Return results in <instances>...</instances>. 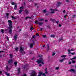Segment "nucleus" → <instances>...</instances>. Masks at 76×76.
<instances>
[{"instance_id": "f257e3e1", "label": "nucleus", "mask_w": 76, "mask_h": 76, "mask_svg": "<svg viewBox=\"0 0 76 76\" xmlns=\"http://www.w3.org/2000/svg\"><path fill=\"white\" fill-rule=\"evenodd\" d=\"M37 62L38 64H39V63H42V64H44V63H43V61H42V58H41V60H37Z\"/></svg>"}, {"instance_id": "f03ea898", "label": "nucleus", "mask_w": 76, "mask_h": 76, "mask_svg": "<svg viewBox=\"0 0 76 76\" xmlns=\"http://www.w3.org/2000/svg\"><path fill=\"white\" fill-rule=\"evenodd\" d=\"M35 23H37V24H38L39 25H40V26L42 25V24L44 23L42 22H39L38 21H35Z\"/></svg>"}, {"instance_id": "7ed1b4c3", "label": "nucleus", "mask_w": 76, "mask_h": 76, "mask_svg": "<svg viewBox=\"0 0 76 76\" xmlns=\"http://www.w3.org/2000/svg\"><path fill=\"white\" fill-rule=\"evenodd\" d=\"M8 23L9 25V26L10 27H12V21L9 20L8 21Z\"/></svg>"}, {"instance_id": "20e7f679", "label": "nucleus", "mask_w": 76, "mask_h": 76, "mask_svg": "<svg viewBox=\"0 0 76 76\" xmlns=\"http://www.w3.org/2000/svg\"><path fill=\"white\" fill-rule=\"evenodd\" d=\"M36 72L34 71H33L32 72L31 74V76H35Z\"/></svg>"}, {"instance_id": "39448f33", "label": "nucleus", "mask_w": 76, "mask_h": 76, "mask_svg": "<svg viewBox=\"0 0 76 76\" xmlns=\"http://www.w3.org/2000/svg\"><path fill=\"white\" fill-rule=\"evenodd\" d=\"M50 10L51 11H53L50 12L52 14H53V13H54V11H55L56 10H54L52 8H51L50 9Z\"/></svg>"}, {"instance_id": "423d86ee", "label": "nucleus", "mask_w": 76, "mask_h": 76, "mask_svg": "<svg viewBox=\"0 0 76 76\" xmlns=\"http://www.w3.org/2000/svg\"><path fill=\"white\" fill-rule=\"evenodd\" d=\"M9 28L10 29V30H9L10 34H11V33H12V26L9 27Z\"/></svg>"}, {"instance_id": "0eeeda50", "label": "nucleus", "mask_w": 76, "mask_h": 76, "mask_svg": "<svg viewBox=\"0 0 76 76\" xmlns=\"http://www.w3.org/2000/svg\"><path fill=\"white\" fill-rule=\"evenodd\" d=\"M74 59H76V56L74 57V58H72V63H75L76 61H75V60H73Z\"/></svg>"}, {"instance_id": "6e6552de", "label": "nucleus", "mask_w": 76, "mask_h": 76, "mask_svg": "<svg viewBox=\"0 0 76 76\" xmlns=\"http://www.w3.org/2000/svg\"><path fill=\"white\" fill-rule=\"evenodd\" d=\"M69 72H73L74 73H75L76 72V71H75V70L74 69H71L70 70H69Z\"/></svg>"}, {"instance_id": "1a4fd4ad", "label": "nucleus", "mask_w": 76, "mask_h": 76, "mask_svg": "<svg viewBox=\"0 0 76 76\" xmlns=\"http://www.w3.org/2000/svg\"><path fill=\"white\" fill-rule=\"evenodd\" d=\"M34 44H35V42H34L33 43H31L30 44V48H32V47H33V46Z\"/></svg>"}, {"instance_id": "9d476101", "label": "nucleus", "mask_w": 76, "mask_h": 76, "mask_svg": "<svg viewBox=\"0 0 76 76\" xmlns=\"http://www.w3.org/2000/svg\"><path fill=\"white\" fill-rule=\"evenodd\" d=\"M34 18V16H32V17H27L26 18H25V20H26V19H29H29H31L32 18Z\"/></svg>"}, {"instance_id": "9b49d317", "label": "nucleus", "mask_w": 76, "mask_h": 76, "mask_svg": "<svg viewBox=\"0 0 76 76\" xmlns=\"http://www.w3.org/2000/svg\"><path fill=\"white\" fill-rule=\"evenodd\" d=\"M20 50L21 51H23V50H24V47H20Z\"/></svg>"}, {"instance_id": "f8f14e48", "label": "nucleus", "mask_w": 76, "mask_h": 76, "mask_svg": "<svg viewBox=\"0 0 76 76\" xmlns=\"http://www.w3.org/2000/svg\"><path fill=\"white\" fill-rule=\"evenodd\" d=\"M64 60H65V58H64L63 59H61L60 61H59V62L60 63H62L63 62V61Z\"/></svg>"}, {"instance_id": "ddd939ff", "label": "nucleus", "mask_w": 76, "mask_h": 76, "mask_svg": "<svg viewBox=\"0 0 76 76\" xmlns=\"http://www.w3.org/2000/svg\"><path fill=\"white\" fill-rule=\"evenodd\" d=\"M1 32H2V33H6V32H5V31H4V30L3 29H1Z\"/></svg>"}, {"instance_id": "4468645a", "label": "nucleus", "mask_w": 76, "mask_h": 76, "mask_svg": "<svg viewBox=\"0 0 76 76\" xmlns=\"http://www.w3.org/2000/svg\"><path fill=\"white\" fill-rule=\"evenodd\" d=\"M12 62H13V60L12 59H10L8 61V63H11Z\"/></svg>"}, {"instance_id": "2eb2a0df", "label": "nucleus", "mask_w": 76, "mask_h": 76, "mask_svg": "<svg viewBox=\"0 0 76 76\" xmlns=\"http://www.w3.org/2000/svg\"><path fill=\"white\" fill-rule=\"evenodd\" d=\"M50 20L53 22H56V20L53 19H50Z\"/></svg>"}, {"instance_id": "dca6fc26", "label": "nucleus", "mask_w": 76, "mask_h": 76, "mask_svg": "<svg viewBox=\"0 0 76 76\" xmlns=\"http://www.w3.org/2000/svg\"><path fill=\"white\" fill-rule=\"evenodd\" d=\"M60 69V67H57L55 68L56 70H58Z\"/></svg>"}, {"instance_id": "f3484780", "label": "nucleus", "mask_w": 76, "mask_h": 76, "mask_svg": "<svg viewBox=\"0 0 76 76\" xmlns=\"http://www.w3.org/2000/svg\"><path fill=\"white\" fill-rule=\"evenodd\" d=\"M20 10H23V7H20Z\"/></svg>"}, {"instance_id": "a211bd4d", "label": "nucleus", "mask_w": 76, "mask_h": 76, "mask_svg": "<svg viewBox=\"0 0 76 76\" xmlns=\"http://www.w3.org/2000/svg\"><path fill=\"white\" fill-rule=\"evenodd\" d=\"M17 35H15L14 36V39L15 40H16V39H17Z\"/></svg>"}, {"instance_id": "6ab92c4d", "label": "nucleus", "mask_w": 76, "mask_h": 76, "mask_svg": "<svg viewBox=\"0 0 76 76\" xmlns=\"http://www.w3.org/2000/svg\"><path fill=\"white\" fill-rule=\"evenodd\" d=\"M6 69H7V70H10V68H8V66H6Z\"/></svg>"}, {"instance_id": "aec40b11", "label": "nucleus", "mask_w": 76, "mask_h": 76, "mask_svg": "<svg viewBox=\"0 0 76 76\" xmlns=\"http://www.w3.org/2000/svg\"><path fill=\"white\" fill-rule=\"evenodd\" d=\"M47 68H46L45 69V73H48V72H47Z\"/></svg>"}, {"instance_id": "412c9836", "label": "nucleus", "mask_w": 76, "mask_h": 76, "mask_svg": "<svg viewBox=\"0 0 76 76\" xmlns=\"http://www.w3.org/2000/svg\"><path fill=\"white\" fill-rule=\"evenodd\" d=\"M61 57L62 58H63V57L64 58V57H66V56L64 55H63L61 56Z\"/></svg>"}, {"instance_id": "4be33fe9", "label": "nucleus", "mask_w": 76, "mask_h": 76, "mask_svg": "<svg viewBox=\"0 0 76 76\" xmlns=\"http://www.w3.org/2000/svg\"><path fill=\"white\" fill-rule=\"evenodd\" d=\"M20 69L19 68L18 69V74H19V73H20Z\"/></svg>"}, {"instance_id": "5701e85b", "label": "nucleus", "mask_w": 76, "mask_h": 76, "mask_svg": "<svg viewBox=\"0 0 76 76\" xmlns=\"http://www.w3.org/2000/svg\"><path fill=\"white\" fill-rule=\"evenodd\" d=\"M25 12L26 13V14H28V13H29V11H28V10H26Z\"/></svg>"}, {"instance_id": "b1692460", "label": "nucleus", "mask_w": 76, "mask_h": 76, "mask_svg": "<svg viewBox=\"0 0 76 76\" xmlns=\"http://www.w3.org/2000/svg\"><path fill=\"white\" fill-rule=\"evenodd\" d=\"M18 50H19V48L18 47H16L15 48V50L16 51H17Z\"/></svg>"}, {"instance_id": "393cba45", "label": "nucleus", "mask_w": 76, "mask_h": 76, "mask_svg": "<svg viewBox=\"0 0 76 76\" xmlns=\"http://www.w3.org/2000/svg\"><path fill=\"white\" fill-rule=\"evenodd\" d=\"M50 37H52V38H54V37H55V36L54 35H51Z\"/></svg>"}, {"instance_id": "a878e982", "label": "nucleus", "mask_w": 76, "mask_h": 76, "mask_svg": "<svg viewBox=\"0 0 76 76\" xmlns=\"http://www.w3.org/2000/svg\"><path fill=\"white\" fill-rule=\"evenodd\" d=\"M17 64H18V62H14V64L15 66H16V65H17Z\"/></svg>"}, {"instance_id": "bb28decb", "label": "nucleus", "mask_w": 76, "mask_h": 76, "mask_svg": "<svg viewBox=\"0 0 76 76\" xmlns=\"http://www.w3.org/2000/svg\"><path fill=\"white\" fill-rule=\"evenodd\" d=\"M68 54H71V52H70V49H68Z\"/></svg>"}, {"instance_id": "cd10ccee", "label": "nucleus", "mask_w": 76, "mask_h": 76, "mask_svg": "<svg viewBox=\"0 0 76 76\" xmlns=\"http://www.w3.org/2000/svg\"><path fill=\"white\" fill-rule=\"evenodd\" d=\"M11 18L12 19H16V17H15L12 16Z\"/></svg>"}, {"instance_id": "c85d7f7f", "label": "nucleus", "mask_w": 76, "mask_h": 76, "mask_svg": "<svg viewBox=\"0 0 76 76\" xmlns=\"http://www.w3.org/2000/svg\"><path fill=\"white\" fill-rule=\"evenodd\" d=\"M16 7H17V5L16 4H15L14 8L15 9H16Z\"/></svg>"}, {"instance_id": "c756f323", "label": "nucleus", "mask_w": 76, "mask_h": 76, "mask_svg": "<svg viewBox=\"0 0 76 76\" xmlns=\"http://www.w3.org/2000/svg\"><path fill=\"white\" fill-rule=\"evenodd\" d=\"M44 20L43 19H40V22H42V21H43Z\"/></svg>"}, {"instance_id": "7c9ffc66", "label": "nucleus", "mask_w": 76, "mask_h": 76, "mask_svg": "<svg viewBox=\"0 0 76 76\" xmlns=\"http://www.w3.org/2000/svg\"><path fill=\"white\" fill-rule=\"evenodd\" d=\"M10 58H12V57H13V56H12V54H10Z\"/></svg>"}, {"instance_id": "2f4dec72", "label": "nucleus", "mask_w": 76, "mask_h": 76, "mask_svg": "<svg viewBox=\"0 0 76 76\" xmlns=\"http://www.w3.org/2000/svg\"><path fill=\"white\" fill-rule=\"evenodd\" d=\"M47 46L48 50H49V48H50L49 45H47Z\"/></svg>"}, {"instance_id": "473e14b6", "label": "nucleus", "mask_w": 76, "mask_h": 76, "mask_svg": "<svg viewBox=\"0 0 76 76\" xmlns=\"http://www.w3.org/2000/svg\"><path fill=\"white\" fill-rule=\"evenodd\" d=\"M22 10H19V14H20L21 13V12H22Z\"/></svg>"}, {"instance_id": "72a5a7b5", "label": "nucleus", "mask_w": 76, "mask_h": 76, "mask_svg": "<svg viewBox=\"0 0 76 76\" xmlns=\"http://www.w3.org/2000/svg\"><path fill=\"white\" fill-rule=\"evenodd\" d=\"M9 13H6V16L7 17V18H8V16H9Z\"/></svg>"}, {"instance_id": "f704fd0d", "label": "nucleus", "mask_w": 76, "mask_h": 76, "mask_svg": "<svg viewBox=\"0 0 76 76\" xmlns=\"http://www.w3.org/2000/svg\"><path fill=\"white\" fill-rule=\"evenodd\" d=\"M62 40H63V38H61L60 39H59V41H62Z\"/></svg>"}, {"instance_id": "c9c22d12", "label": "nucleus", "mask_w": 76, "mask_h": 76, "mask_svg": "<svg viewBox=\"0 0 76 76\" xmlns=\"http://www.w3.org/2000/svg\"><path fill=\"white\" fill-rule=\"evenodd\" d=\"M30 29L31 31H32V30L34 29V28H32V27H31V28H30Z\"/></svg>"}, {"instance_id": "e433bc0d", "label": "nucleus", "mask_w": 76, "mask_h": 76, "mask_svg": "<svg viewBox=\"0 0 76 76\" xmlns=\"http://www.w3.org/2000/svg\"><path fill=\"white\" fill-rule=\"evenodd\" d=\"M6 75L7 76H9V74L8 73H6Z\"/></svg>"}, {"instance_id": "4c0bfd02", "label": "nucleus", "mask_w": 76, "mask_h": 76, "mask_svg": "<svg viewBox=\"0 0 76 76\" xmlns=\"http://www.w3.org/2000/svg\"><path fill=\"white\" fill-rule=\"evenodd\" d=\"M60 4H61V3L60 2H58V6H59V5H60Z\"/></svg>"}, {"instance_id": "58836bf2", "label": "nucleus", "mask_w": 76, "mask_h": 76, "mask_svg": "<svg viewBox=\"0 0 76 76\" xmlns=\"http://www.w3.org/2000/svg\"><path fill=\"white\" fill-rule=\"evenodd\" d=\"M46 10H43V13H46Z\"/></svg>"}, {"instance_id": "ea45409f", "label": "nucleus", "mask_w": 76, "mask_h": 76, "mask_svg": "<svg viewBox=\"0 0 76 76\" xmlns=\"http://www.w3.org/2000/svg\"><path fill=\"white\" fill-rule=\"evenodd\" d=\"M43 38H46V35H43L42 36Z\"/></svg>"}, {"instance_id": "a19ab883", "label": "nucleus", "mask_w": 76, "mask_h": 76, "mask_svg": "<svg viewBox=\"0 0 76 76\" xmlns=\"http://www.w3.org/2000/svg\"><path fill=\"white\" fill-rule=\"evenodd\" d=\"M12 5H14V4H15V3L14 2H12Z\"/></svg>"}, {"instance_id": "79ce46f5", "label": "nucleus", "mask_w": 76, "mask_h": 76, "mask_svg": "<svg viewBox=\"0 0 76 76\" xmlns=\"http://www.w3.org/2000/svg\"><path fill=\"white\" fill-rule=\"evenodd\" d=\"M27 68V67H26L24 66V68L25 69V70H26V69Z\"/></svg>"}, {"instance_id": "37998d69", "label": "nucleus", "mask_w": 76, "mask_h": 76, "mask_svg": "<svg viewBox=\"0 0 76 76\" xmlns=\"http://www.w3.org/2000/svg\"><path fill=\"white\" fill-rule=\"evenodd\" d=\"M71 54H72V55H74V54H75V53L74 52V53H71Z\"/></svg>"}, {"instance_id": "c03bdc74", "label": "nucleus", "mask_w": 76, "mask_h": 76, "mask_svg": "<svg viewBox=\"0 0 76 76\" xmlns=\"http://www.w3.org/2000/svg\"><path fill=\"white\" fill-rule=\"evenodd\" d=\"M74 50L73 49H72L71 50V51H74Z\"/></svg>"}, {"instance_id": "a18cd8bd", "label": "nucleus", "mask_w": 76, "mask_h": 76, "mask_svg": "<svg viewBox=\"0 0 76 76\" xmlns=\"http://www.w3.org/2000/svg\"><path fill=\"white\" fill-rule=\"evenodd\" d=\"M59 22V21H57L56 22V23L57 24H58V23Z\"/></svg>"}, {"instance_id": "49530a36", "label": "nucleus", "mask_w": 76, "mask_h": 76, "mask_svg": "<svg viewBox=\"0 0 76 76\" xmlns=\"http://www.w3.org/2000/svg\"><path fill=\"white\" fill-rule=\"evenodd\" d=\"M56 54V53H53L52 55L53 56H54V55H55Z\"/></svg>"}, {"instance_id": "de8ad7c7", "label": "nucleus", "mask_w": 76, "mask_h": 76, "mask_svg": "<svg viewBox=\"0 0 76 76\" xmlns=\"http://www.w3.org/2000/svg\"><path fill=\"white\" fill-rule=\"evenodd\" d=\"M47 28H49V29H50V28H51L50 27V26H48L47 27Z\"/></svg>"}, {"instance_id": "09e8293b", "label": "nucleus", "mask_w": 76, "mask_h": 76, "mask_svg": "<svg viewBox=\"0 0 76 76\" xmlns=\"http://www.w3.org/2000/svg\"><path fill=\"white\" fill-rule=\"evenodd\" d=\"M63 13H66V11H65V10H64L63 11Z\"/></svg>"}, {"instance_id": "8fccbe9b", "label": "nucleus", "mask_w": 76, "mask_h": 76, "mask_svg": "<svg viewBox=\"0 0 76 76\" xmlns=\"http://www.w3.org/2000/svg\"><path fill=\"white\" fill-rule=\"evenodd\" d=\"M3 57V56L0 55V57Z\"/></svg>"}, {"instance_id": "3c124183", "label": "nucleus", "mask_w": 76, "mask_h": 76, "mask_svg": "<svg viewBox=\"0 0 76 76\" xmlns=\"http://www.w3.org/2000/svg\"><path fill=\"white\" fill-rule=\"evenodd\" d=\"M69 64H71V63H72V62H71L70 61V62H69Z\"/></svg>"}, {"instance_id": "603ef678", "label": "nucleus", "mask_w": 76, "mask_h": 76, "mask_svg": "<svg viewBox=\"0 0 76 76\" xmlns=\"http://www.w3.org/2000/svg\"><path fill=\"white\" fill-rule=\"evenodd\" d=\"M25 53V52H23V53H22V54H24Z\"/></svg>"}, {"instance_id": "864d4df0", "label": "nucleus", "mask_w": 76, "mask_h": 76, "mask_svg": "<svg viewBox=\"0 0 76 76\" xmlns=\"http://www.w3.org/2000/svg\"><path fill=\"white\" fill-rule=\"evenodd\" d=\"M41 66H42L41 64H40L39 65V67H41Z\"/></svg>"}, {"instance_id": "5fc2aeb1", "label": "nucleus", "mask_w": 76, "mask_h": 76, "mask_svg": "<svg viewBox=\"0 0 76 76\" xmlns=\"http://www.w3.org/2000/svg\"><path fill=\"white\" fill-rule=\"evenodd\" d=\"M35 36H33L32 38H35Z\"/></svg>"}, {"instance_id": "6e6d98bb", "label": "nucleus", "mask_w": 76, "mask_h": 76, "mask_svg": "<svg viewBox=\"0 0 76 76\" xmlns=\"http://www.w3.org/2000/svg\"><path fill=\"white\" fill-rule=\"evenodd\" d=\"M45 22H47V20H45Z\"/></svg>"}, {"instance_id": "4d7b16f0", "label": "nucleus", "mask_w": 76, "mask_h": 76, "mask_svg": "<svg viewBox=\"0 0 76 76\" xmlns=\"http://www.w3.org/2000/svg\"><path fill=\"white\" fill-rule=\"evenodd\" d=\"M37 36H38V33H37Z\"/></svg>"}, {"instance_id": "13d9d810", "label": "nucleus", "mask_w": 76, "mask_h": 76, "mask_svg": "<svg viewBox=\"0 0 76 76\" xmlns=\"http://www.w3.org/2000/svg\"><path fill=\"white\" fill-rule=\"evenodd\" d=\"M67 16V15H65L64 16V17L65 18H66V16Z\"/></svg>"}, {"instance_id": "bf43d9fd", "label": "nucleus", "mask_w": 76, "mask_h": 76, "mask_svg": "<svg viewBox=\"0 0 76 76\" xmlns=\"http://www.w3.org/2000/svg\"><path fill=\"white\" fill-rule=\"evenodd\" d=\"M2 73V72L1 71H0V74H1Z\"/></svg>"}, {"instance_id": "052dcab7", "label": "nucleus", "mask_w": 76, "mask_h": 76, "mask_svg": "<svg viewBox=\"0 0 76 76\" xmlns=\"http://www.w3.org/2000/svg\"><path fill=\"white\" fill-rule=\"evenodd\" d=\"M40 29H41V31L42 30V28H40Z\"/></svg>"}, {"instance_id": "680f3d73", "label": "nucleus", "mask_w": 76, "mask_h": 76, "mask_svg": "<svg viewBox=\"0 0 76 76\" xmlns=\"http://www.w3.org/2000/svg\"><path fill=\"white\" fill-rule=\"evenodd\" d=\"M59 26L60 27V26H61V25L59 24Z\"/></svg>"}, {"instance_id": "e2e57ef3", "label": "nucleus", "mask_w": 76, "mask_h": 76, "mask_svg": "<svg viewBox=\"0 0 76 76\" xmlns=\"http://www.w3.org/2000/svg\"><path fill=\"white\" fill-rule=\"evenodd\" d=\"M66 1L67 2H68V1H69V0H66Z\"/></svg>"}, {"instance_id": "0e129e2a", "label": "nucleus", "mask_w": 76, "mask_h": 76, "mask_svg": "<svg viewBox=\"0 0 76 76\" xmlns=\"http://www.w3.org/2000/svg\"><path fill=\"white\" fill-rule=\"evenodd\" d=\"M7 40H8V39H9V38H8V37H7Z\"/></svg>"}, {"instance_id": "69168bd1", "label": "nucleus", "mask_w": 76, "mask_h": 76, "mask_svg": "<svg viewBox=\"0 0 76 76\" xmlns=\"http://www.w3.org/2000/svg\"><path fill=\"white\" fill-rule=\"evenodd\" d=\"M35 5H37V4H35Z\"/></svg>"}, {"instance_id": "338daca9", "label": "nucleus", "mask_w": 76, "mask_h": 76, "mask_svg": "<svg viewBox=\"0 0 76 76\" xmlns=\"http://www.w3.org/2000/svg\"><path fill=\"white\" fill-rule=\"evenodd\" d=\"M21 31V29H20L19 31Z\"/></svg>"}, {"instance_id": "774afa93", "label": "nucleus", "mask_w": 76, "mask_h": 76, "mask_svg": "<svg viewBox=\"0 0 76 76\" xmlns=\"http://www.w3.org/2000/svg\"><path fill=\"white\" fill-rule=\"evenodd\" d=\"M45 47V45H44L43 46V47Z\"/></svg>"}]
</instances>
